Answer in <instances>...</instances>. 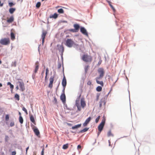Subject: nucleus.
Here are the masks:
<instances>
[{
    "instance_id": "nucleus-57",
    "label": "nucleus",
    "mask_w": 155,
    "mask_h": 155,
    "mask_svg": "<svg viewBox=\"0 0 155 155\" xmlns=\"http://www.w3.org/2000/svg\"><path fill=\"white\" fill-rule=\"evenodd\" d=\"M47 75H46V76H45V81H46L47 80Z\"/></svg>"
},
{
    "instance_id": "nucleus-24",
    "label": "nucleus",
    "mask_w": 155,
    "mask_h": 155,
    "mask_svg": "<svg viewBox=\"0 0 155 155\" xmlns=\"http://www.w3.org/2000/svg\"><path fill=\"white\" fill-rule=\"evenodd\" d=\"M96 81L97 84H100L102 87L103 86L104 84L103 81H100L99 80H97Z\"/></svg>"
},
{
    "instance_id": "nucleus-60",
    "label": "nucleus",
    "mask_w": 155,
    "mask_h": 155,
    "mask_svg": "<svg viewBox=\"0 0 155 155\" xmlns=\"http://www.w3.org/2000/svg\"><path fill=\"white\" fill-rule=\"evenodd\" d=\"M101 133V132H100V131H98V136L100 134V133Z\"/></svg>"
},
{
    "instance_id": "nucleus-14",
    "label": "nucleus",
    "mask_w": 155,
    "mask_h": 155,
    "mask_svg": "<svg viewBox=\"0 0 155 155\" xmlns=\"http://www.w3.org/2000/svg\"><path fill=\"white\" fill-rule=\"evenodd\" d=\"M60 99L63 103H65L66 101V97L64 94H62L60 96Z\"/></svg>"
},
{
    "instance_id": "nucleus-64",
    "label": "nucleus",
    "mask_w": 155,
    "mask_h": 155,
    "mask_svg": "<svg viewBox=\"0 0 155 155\" xmlns=\"http://www.w3.org/2000/svg\"><path fill=\"white\" fill-rule=\"evenodd\" d=\"M2 63V61L0 60V64H1Z\"/></svg>"
},
{
    "instance_id": "nucleus-29",
    "label": "nucleus",
    "mask_w": 155,
    "mask_h": 155,
    "mask_svg": "<svg viewBox=\"0 0 155 155\" xmlns=\"http://www.w3.org/2000/svg\"><path fill=\"white\" fill-rule=\"evenodd\" d=\"M102 88L101 87L98 86L96 88V90L98 92H100L101 91Z\"/></svg>"
},
{
    "instance_id": "nucleus-15",
    "label": "nucleus",
    "mask_w": 155,
    "mask_h": 155,
    "mask_svg": "<svg viewBox=\"0 0 155 155\" xmlns=\"http://www.w3.org/2000/svg\"><path fill=\"white\" fill-rule=\"evenodd\" d=\"M57 47H58V49L62 53L64 51V48L63 45H58Z\"/></svg>"
},
{
    "instance_id": "nucleus-25",
    "label": "nucleus",
    "mask_w": 155,
    "mask_h": 155,
    "mask_svg": "<svg viewBox=\"0 0 155 155\" xmlns=\"http://www.w3.org/2000/svg\"><path fill=\"white\" fill-rule=\"evenodd\" d=\"M90 66L88 65H86L84 67V71L85 73H86L87 72L88 69Z\"/></svg>"
},
{
    "instance_id": "nucleus-6",
    "label": "nucleus",
    "mask_w": 155,
    "mask_h": 155,
    "mask_svg": "<svg viewBox=\"0 0 155 155\" xmlns=\"http://www.w3.org/2000/svg\"><path fill=\"white\" fill-rule=\"evenodd\" d=\"M54 76H51L49 79V83L48 85V87L51 88L53 87V84L54 81Z\"/></svg>"
},
{
    "instance_id": "nucleus-19",
    "label": "nucleus",
    "mask_w": 155,
    "mask_h": 155,
    "mask_svg": "<svg viewBox=\"0 0 155 155\" xmlns=\"http://www.w3.org/2000/svg\"><path fill=\"white\" fill-rule=\"evenodd\" d=\"M58 17V15L56 13H55L53 15H50L49 16L50 18H54V19H56Z\"/></svg>"
},
{
    "instance_id": "nucleus-41",
    "label": "nucleus",
    "mask_w": 155,
    "mask_h": 155,
    "mask_svg": "<svg viewBox=\"0 0 155 155\" xmlns=\"http://www.w3.org/2000/svg\"><path fill=\"white\" fill-rule=\"evenodd\" d=\"M8 4H9V6L10 7L12 6L13 5H15L12 2L9 3Z\"/></svg>"
},
{
    "instance_id": "nucleus-7",
    "label": "nucleus",
    "mask_w": 155,
    "mask_h": 155,
    "mask_svg": "<svg viewBox=\"0 0 155 155\" xmlns=\"http://www.w3.org/2000/svg\"><path fill=\"white\" fill-rule=\"evenodd\" d=\"M18 83L19 84L21 91H24L25 89V88L23 82L18 81Z\"/></svg>"
},
{
    "instance_id": "nucleus-8",
    "label": "nucleus",
    "mask_w": 155,
    "mask_h": 155,
    "mask_svg": "<svg viewBox=\"0 0 155 155\" xmlns=\"http://www.w3.org/2000/svg\"><path fill=\"white\" fill-rule=\"evenodd\" d=\"M98 71L101 77H103L104 76V71L103 68H99L98 70Z\"/></svg>"
},
{
    "instance_id": "nucleus-59",
    "label": "nucleus",
    "mask_w": 155,
    "mask_h": 155,
    "mask_svg": "<svg viewBox=\"0 0 155 155\" xmlns=\"http://www.w3.org/2000/svg\"><path fill=\"white\" fill-rule=\"evenodd\" d=\"M110 91L108 93V94H107V95H106V96H107V97H106V98H107V96H108V95H109V93H110Z\"/></svg>"
},
{
    "instance_id": "nucleus-62",
    "label": "nucleus",
    "mask_w": 155,
    "mask_h": 155,
    "mask_svg": "<svg viewBox=\"0 0 155 155\" xmlns=\"http://www.w3.org/2000/svg\"><path fill=\"white\" fill-rule=\"evenodd\" d=\"M16 89H17V90H18V89H19V87H18V86H17L16 87Z\"/></svg>"
},
{
    "instance_id": "nucleus-2",
    "label": "nucleus",
    "mask_w": 155,
    "mask_h": 155,
    "mask_svg": "<svg viewBox=\"0 0 155 155\" xmlns=\"http://www.w3.org/2000/svg\"><path fill=\"white\" fill-rule=\"evenodd\" d=\"M82 59L86 62H91L92 60V57L87 54H84L82 57Z\"/></svg>"
},
{
    "instance_id": "nucleus-45",
    "label": "nucleus",
    "mask_w": 155,
    "mask_h": 155,
    "mask_svg": "<svg viewBox=\"0 0 155 155\" xmlns=\"http://www.w3.org/2000/svg\"><path fill=\"white\" fill-rule=\"evenodd\" d=\"M44 148H43L41 152V155H44Z\"/></svg>"
},
{
    "instance_id": "nucleus-50",
    "label": "nucleus",
    "mask_w": 155,
    "mask_h": 155,
    "mask_svg": "<svg viewBox=\"0 0 155 155\" xmlns=\"http://www.w3.org/2000/svg\"><path fill=\"white\" fill-rule=\"evenodd\" d=\"M8 136H5V141H7L8 140Z\"/></svg>"
},
{
    "instance_id": "nucleus-1",
    "label": "nucleus",
    "mask_w": 155,
    "mask_h": 155,
    "mask_svg": "<svg viewBox=\"0 0 155 155\" xmlns=\"http://www.w3.org/2000/svg\"><path fill=\"white\" fill-rule=\"evenodd\" d=\"M81 96V94L79 97L78 99H77L76 101L75 105L78 108V109L79 111L81 110V107L82 108H84L86 105V104L84 100V98H81V105L79 104V99Z\"/></svg>"
},
{
    "instance_id": "nucleus-56",
    "label": "nucleus",
    "mask_w": 155,
    "mask_h": 155,
    "mask_svg": "<svg viewBox=\"0 0 155 155\" xmlns=\"http://www.w3.org/2000/svg\"><path fill=\"white\" fill-rule=\"evenodd\" d=\"M65 89V88H64V87H63V89L62 91L63 93L62 94H64Z\"/></svg>"
},
{
    "instance_id": "nucleus-9",
    "label": "nucleus",
    "mask_w": 155,
    "mask_h": 155,
    "mask_svg": "<svg viewBox=\"0 0 155 155\" xmlns=\"http://www.w3.org/2000/svg\"><path fill=\"white\" fill-rule=\"evenodd\" d=\"M47 33L46 31H43L41 34V37L42 39V43L43 44L44 42L45 39V38L46 35Z\"/></svg>"
},
{
    "instance_id": "nucleus-58",
    "label": "nucleus",
    "mask_w": 155,
    "mask_h": 155,
    "mask_svg": "<svg viewBox=\"0 0 155 155\" xmlns=\"http://www.w3.org/2000/svg\"><path fill=\"white\" fill-rule=\"evenodd\" d=\"M99 98V95H97V101H98V100Z\"/></svg>"
},
{
    "instance_id": "nucleus-37",
    "label": "nucleus",
    "mask_w": 155,
    "mask_h": 155,
    "mask_svg": "<svg viewBox=\"0 0 155 155\" xmlns=\"http://www.w3.org/2000/svg\"><path fill=\"white\" fill-rule=\"evenodd\" d=\"M107 136L108 137H110L111 136H112L113 135L111 133V131L110 130L107 133Z\"/></svg>"
},
{
    "instance_id": "nucleus-3",
    "label": "nucleus",
    "mask_w": 155,
    "mask_h": 155,
    "mask_svg": "<svg viewBox=\"0 0 155 155\" xmlns=\"http://www.w3.org/2000/svg\"><path fill=\"white\" fill-rule=\"evenodd\" d=\"M0 43L2 45H6L10 43V39L8 38H2L0 40Z\"/></svg>"
},
{
    "instance_id": "nucleus-12",
    "label": "nucleus",
    "mask_w": 155,
    "mask_h": 155,
    "mask_svg": "<svg viewBox=\"0 0 155 155\" xmlns=\"http://www.w3.org/2000/svg\"><path fill=\"white\" fill-rule=\"evenodd\" d=\"M7 22L10 24L12 23L14 21V18L13 16H11L9 18H7Z\"/></svg>"
},
{
    "instance_id": "nucleus-47",
    "label": "nucleus",
    "mask_w": 155,
    "mask_h": 155,
    "mask_svg": "<svg viewBox=\"0 0 155 155\" xmlns=\"http://www.w3.org/2000/svg\"><path fill=\"white\" fill-rule=\"evenodd\" d=\"M61 67V64L60 63H59L58 64V68H59V69Z\"/></svg>"
},
{
    "instance_id": "nucleus-54",
    "label": "nucleus",
    "mask_w": 155,
    "mask_h": 155,
    "mask_svg": "<svg viewBox=\"0 0 155 155\" xmlns=\"http://www.w3.org/2000/svg\"><path fill=\"white\" fill-rule=\"evenodd\" d=\"M111 8H112L114 12H115V9L113 6L112 7H111Z\"/></svg>"
},
{
    "instance_id": "nucleus-30",
    "label": "nucleus",
    "mask_w": 155,
    "mask_h": 155,
    "mask_svg": "<svg viewBox=\"0 0 155 155\" xmlns=\"http://www.w3.org/2000/svg\"><path fill=\"white\" fill-rule=\"evenodd\" d=\"M7 85H9L10 86V87L11 89L12 90L14 88V86L10 82H8L7 83Z\"/></svg>"
},
{
    "instance_id": "nucleus-4",
    "label": "nucleus",
    "mask_w": 155,
    "mask_h": 155,
    "mask_svg": "<svg viewBox=\"0 0 155 155\" xmlns=\"http://www.w3.org/2000/svg\"><path fill=\"white\" fill-rule=\"evenodd\" d=\"M105 123V119L104 118L102 120V121L98 127V130L100 132H101L104 127Z\"/></svg>"
},
{
    "instance_id": "nucleus-5",
    "label": "nucleus",
    "mask_w": 155,
    "mask_h": 155,
    "mask_svg": "<svg viewBox=\"0 0 155 155\" xmlns=\"http://www.w3.org/2000/svg\"><path fill=\"white\" fill-rule=\"evenodd\" d=\"M74 44V41L70 39H68L66 41V45L69 47H72Z\"/></svg>"
},
{
    "instance_id": "nucleus-55",
    "label": "nucleus",
    "mask_w": 155,
    "mask_h": 155,
    "mask_svg": "<svg viewBox=\"0 0 155 155\" xmlns=\"http://www.w3.org/2000/svg\"><path fill=\"white\" fill-rule=\"evenodd\" d=\"M101 62H102L101 61H99V62H98V65H100V64H101Z\"/></svg>"
},
{
    "instance_id": "nucleus-63",
    "label": "nucleus",
    "mask_w": 155,
    "mask_h": 155,
    "mask_svg": "<svg viewBox=\"0 0 155 155\" xmlns=\"http://www.w3.org/2000/svg\"><path fill=\"white\" fill-rule=\"evenodd\" d=\"M19 115L20 116H21V114L20 112H19Z\"/></svg>"
},
{
    "instance_id": "nucleus-27",
    "label": "nucleus",
    "mask_w": 155,
    "mask_h": 155,
    "mask_svg": "<svg viewBox=\"0 0 155 155\" xmlns=\"http://www.w3.org/2000/svg\"><path fill=\"white\" fill-rule=\"evenodd\" d=\"M15 8H11L9 9V12L11 14H12L15 11Z\"/></svg>"
},
{
    "instance_id": "nucleus-43",
    "label": "nucleus",
    "mask_w": 155,
    "mask_h": 155,
    "mask_svg": "<svg viewBox=\"0 0 155 155\" xmlns=\"http://www.w3.org/2000/svg\"><path fill=\"white\" fill-rule=\"evenodd\" d=\"M14 125V123L13 121L11 122L10 124V125L11 127L13 126Z\"/></svg>"
},
{
    "instance_id": "nucleus-49",
    "label": "nucleus",
    "mask_w": 155,
    "mask_h": 155,
    "mask_svg": "<svg viewBox=\"0 0 155 155\" xmlns=\"http://www.w3.org/2000/svg\"><path fill=\"white\" fill-rule=\"evenodd\" d=\"M16 154V152L15 151H13L12 152V155H15Z\"/></svg>"
},
{
    "instance_id": "nucleus-23",
    "label": "nucleus",
    "mask_w": 155,
    "mask_h": 155,
    "mask_svg": "<svg viewBox=\"0 0 155 155\" xmlns=\"http://www.w3.org/2000/svg\"><path fill=\"white\" fill-rule=\"evenodd\" d=\"M11 38L12 40H14L15 39V35L12 32H11Z\"/></svg>"
},
{
    "instance_id": "nucleus-61",
    "label": "nucleus",
    "mask_w": 155,
    "mask_h": 155,
    "mask_svg": "<svg viewBox=\"0 0 155 155\" xmlns=\"http://www.w3.org/2000/svg\"><path fill=\"white\" fill-rule=\"evenodd\" d=\"M2 84L1 83H0V87H2Z\"/></svg>"
},
{
    "instance_id": "nucleus-31",
    "label": "nucleus",
    "mask_w": 155,
    "mask_h": 155,
    "mask_svg": "<svg viewBox=\"0 0 155 155\" xmlns=\"http://www.w3.org/2000/svg\"><path fill=\"white\" fill-rule=\"evenodd\" d=\"M58 12L59 13L62 14L64 13V11L63 9L60 8L58 10Z\"/></svg>"
},
{
    "instance_id": "nucleus-10",
    "label": "nucleus",
    "mask_w": 155,
    "mask_h": 155,
    "mask_svg": "<svg viewBox=\"0 0 155 155\" xmlns=\"http://www.w3.org/2000/svg\"><path fill=\"white\" fill-rule=\"evenodd\" d=\"M39 63L38 61H37L35 63V69L34 71V73L36 74L37 73L38 69L39 68Z\"/></svg>"
},
{
    "instance_id": "nucleus-46",
    "label": "nucleus",
    "mask_w": 155,
    "mask_h": 155,
    "mask_svg": "<svg viewBox=\"0 0 155 155\" xmlns=\"http://www.w3.org/2000/svg\"><path fill=\"white\" fill-rule=\"evenodd\" d=\"M49 72V70L48 69V68H47L46 70V75H48V73Z\"/></svg>"
},
{
    "instance_id": "nucleus-20",
    "label": "nucleus",
    "mask_w": 155,
    "mask_h": 155,
    "mask_svg": "<svg viewBox=\"0 0 155 155\" xmlns=\"http://www.w3.org/2000/svg\"><path fill=\"white\" fill-rule=\"evenodd\" d=\"M74 27L75 28V30H76V31H77V32L80 28L79 25L78 24H75L74 25Z\"/></svg>"
},
{
    "instance_id": "nucleus-33",
    "label": "nucleus",
    "mask_w": 155,
    "mask_h": 155,
    "mask_svg": "<svg viewBox=\"0 0 155 155\" xmlns=\"http://www.w3.org/2000/svg\"><path fill=\"white\" fill-rule=\"evenodd\" d=\"M89 128H85L81 130V132L82 133L84 132L87 131L88 130Z\"/></svg>"
},
{
    "instance_id": "nucleus-13",
    "label": "nucleus",
    "mask_w": 155,
    "mask_h": 155,
    "mask_svg": "<svg viewBox=\"0 0 155 155\" xmlns=\"http://www.w3.org/2000/svg\"><path fill=\"white\" fill-rule=\"evenodd\" d=\"M81 31L84 35L87 36L88 35L86 29L84 27H81L80 29Z\"/></svg>"
},
{
    "instance_id": "nucleus-52",
    "label": "nucleus",
    "mask_w": 155,
    "mask_h": 155,
    "mask_svg": "<svg viewBox=\"0 0 155 155\" xmlns=\"http://www.w3.org/2000/svg\"><path fill=\"white\" fill-rule=\"evenodd\" d=\"M29 147H28L26 148V154H27V152H28V149H29Z\"/></svg>"
},
{
    "instance_id": "nucleus-42",
    "label": "nucleus",
    "mask_w": 155,
    "mask_h": 155,
    "mask_svg": "<svg viewBox=\"0 0 155 155\" xmlns=\"http://www.w3.org/2000/svg\"><path fill=\"white\" fill-rule=\"evenodd\" d=\"M103 78V77H101L99 75V76L98 77H97L96 78V81L99 80L100 79L102 78Z\"/></svg>"
},
{
    "instance_id": "nucleus-40",
    "label": "nucleus",
    "mask_w": 155,
    "mask_h": 155,
    "mask_svg": "<svg viewBox=\"0 0 155 155\" xmlns=\"http://www.w3.org/2000/svg\"><path fill=\"white\" fill-rule=\"evenodd\" d=\"M9 119V117L8 115L7 114V115H6V116H5V120L6 121H8V120Z\"/></svg>"
},
{
    "instance_id": "nucleus-28",
    "label": "nucleus",
    "mask_w": 155,
    "mask_h": 155,
    "mask_svg": "<svg viewBox=\"0 0 155 155\" xmlns=\"http://www.w3.org/2000/svg\"><path fill=\"white\" fill-rule=\"evenodd\" d=\"M17 62L16 61H14L12 62L11 66L12 67H15L16 66Z\"/></svg>"
},
{
    "instance_id": "nucleus-36",
    "label": "nucleus",
    "mask_w": 155,
    "mask_h": 155,
    "mask_svg": "<svg viewBox=\"0 0 155 155\" xmlns=\"http://www.w3.org/2000/svg\"><path fill=\"white\" fill-rule=\"evenodd\" d=\"M100 116H99L95 120V122L96 123H97L99 121V120L100 119Z\"/></svg>"
},
{
    "instance_id": "nucleus-35",
    "label": "nucleus",
    "mask_w": 155,
    "mask_h": 155,
    "mask_svg": "<svg viewBox=\"0 0 155 155\" xmlns=\"http://www.w3.org/2000/svg\"><path fill=\"white\" fill-rule=\"evenodd\" d=\"M41 3L40 2H38L36 4V6L37 8H39L41 6Z\"/></svg>"
},
{
    "instance_id": "nucleus-51",
    "label": "nucleus",
    "mask_w": 155,
    "mask_h": 155,
    "mask_svg": "<svg viewBox=\"0 0 155 155\" xmlns=\"http://www.w3.org/2000/svg\"><path fill=\"white\" fill-rule=\"evenodd\" d=\"M81 146L80 145H78L77 147V148L78 150L81 149Z\"/></svg>"
},
{
    "instance_id": "nucleus-22",
    "label": "nucleus",
    "mask_w": 155,
    "mask_h": 155,
    "mask_svg": "<svg viewBox=\"0 0 155 155\" xmlns=\"http://www.w3.org/2000/svg\"><path fill=\"white\" fill-rule=\"evenodd\" d=\"M81 124H78V125H75L74 126H73L72 127V129H75L78 128L80 127H81Z\"/></svg>"
},
{
    "instance_id": "nucleus-38",
    "label": "nucleus",
    "mask_w": 155,
    "mask_h": 155,
    "mask_svg": "<svg viewBox=\"0 0 155 155\" xmlns=\"http://www.w3.org/2000/svg\"><path fill=\"white\" fill-rule=\"evenodd\" d=\"M22 110L23 111H24V112L26 113V114H28V113L27 110L25 107H23L22 108Z\"/></svg>"
},
{
    "instance_id": "nucleus-26",
    "label": "nucleus",
    "mask_w": 155,
    "mask_h": 155,
    "mask_svg": "<svg viewBox=\"0 0 155 155\" xmlns=\"http://www.w3.org/2000/svg\"><path fill=\"white\" fill-rule=\"evenodd\" d=\"M68 147V144L67 143L63 145L62 148L64 150L67 149Z\"/></svg>"
},
{
    "instance_id": "nucleus-17",
    "label": "nucleus",
    "mask_w": 155,
    "mask_h": 155,
    "mask_svg": "<svg viewBox=\"0 0 155 155\" xmlns=\"http://www.w3.org/2000/svg\"><path fill=\"white\" fill-rule=\"evenodd\" d=\"M33 131L36 135L39 136L40 135V132L37 128H33Z\"/></svg>"
},
{
    "instance_id": "nucleus-16",
    "label": "nucleus",
    "mask_w": 155,
    "mask_h": 155,
    "mask_svg": "<svg viewBox=\"0 0 155 155\" xmlns=\"http://www.w3.org/2000/svg\"><path fill=\"white\" fill-rule=\"evenodd\" d=\"M91 120V117H90L88 118L85 120V122L83 124V126L84 127H85L87 126V124L89 123Z\"/></svg>"
},
{
    "instance_id": "nucleus-48",
    "label": "nucleus",
    "mask_w": 155,
    "mask_h": 155,
    "mask_svg": "<svg viewBox=\"0 0 155 155\" xmlns=\"http://www.w3.org/2000/svg\"><path fill=\"white\" fill-rule=\"evenodd\" d=\"M108 3L111 7H112L113 6V5H111V2H110L108 1Z\"/></svg>"
},
{
    "instance_id": "nucleus-39",
    "label": "nucleus",
    "mask_w": 155,
    "mask_h": 155,
    "mask_svg": "<svg viewBox=\"0 0 155 155\" xmlns=\"http://www.w3.org/2000/svg\"><path fill=\"white\" fill-rule=\"evenodd\" d=\"M69 31H71L73 32H77V31L75 30V29H71L69 30Z\"/></svg>"
},
{
    "instance_id": "nucleus-34",
    "label": "nucleus",
    "mask_w": 155,
    "mask_h": 155,
    "mask_svg": "<svg viewBox=\"0 0 155 155\" xmlns=\"http://www.w3.org/2000/svg\"><path fill=\"white\" fill-rule=\"evenodd\" d=\"M15 97L18 101L19 100V96L18 94H16L15 95Z\"/></svg>"
},
{
    "instance_id": "nucleus-44",
    "label": "nucleus",
    "mask_w": 155,
    "mask_h": 155,
    "mask_svg": "<svg viewBox=\"0 0 155 155\" xmlns=\"http://www.w3.org/2000/svg\"><path fill=\"white\" fill-rule=\"evenodd\" d=\"M87 84L88 85H91L92 84L91 82V81H89L87 82Z\"/></svg>"
},
{
    "instance_id": "nucleus-18",
    "label": "nucleus",
    "mask_w": 155,
    "mask_h": 155,
    "mask_svg": "<svg viewBox=\"0 0 155 155\" xmlns=\"http://www.w3.org/2000/svg\"><path fill=\"white\" fill-rule=\"evenodd\" d=\"M99 103V107H101L103 105L104 106H105L106 102L104 100H103V99H101Z\"/></svg>"
},
{
    "instance_id": "nucleus-32",
    "label": "nucleus",
    "mask_w": 155,
    "mask_h": 155,
    "mask_svg": "<svg viewBox=\"0 0 155 155\" xmlns=\"http://www.w3.org/2000/svg\"><path fill=\"white\" fill-rule=\"evenodd\" d=\"M19 121L21 124L23 123V120L21 116H19Z\"/></svg>"
},
{
    "instance_id": "nucleus-11",
    "label": "nucleus",
    "mask_w": 155,
    "mask_h": 155,
    "mask_svg": "<svg viewBox=\"0 0 155 155\" xmlns=\"http://www.w3.org/2000/svg\"><path fill=\"white\" fill-rule=\"evenodd\" d=\"M62 84L64 88H65L67 84V81L65 76L64 75L62 81Z\"/></svg>"
},
{
    "instance_id": "nucleus-21",
    "label": "nucleus",
    "mask_w": 155,
    "mask_h": 155,
    "mask_svg": "<svg viewBox=\"0 0 155 155\" xmlns=\"http://www.w3.org/2000/svg\"><path fill=\"white\" fill-rule=\"evenodd\" d=\"M30 119L31 122H32L35 125L36 124L35 119L33 115H31L30 116Z\"/></svg>"
},
{
    "instance_id": "nucleus-53",
    "label": "nucleus",
    "mask_w": 155,
    "mask_h": 155,
    "mask_svg": "<svg viewBox=\"0 0 155 155\" xmlns=\"http://www.w3.org/2000/svg\"><path fill=\"white\" fill-rule=\"evenodd\" d=\"M3 3H1V1L0 0V7H2L3 6Z\"/></svg>"
}]
</instances>
